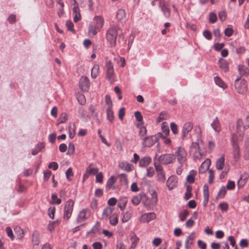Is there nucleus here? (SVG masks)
I'll return each instance as SVG.
<instances>
[{
    "label": "nucleus",
    "mask_w": 249,
    "mask_h": 249,
    "mask_svg": "<svg viewBox=\"0 0 249 249\" xmlns=\"http://www.w3.org/2000/svg\"><path fill=\"white\" fill-rule=\"evenodd\" d=\"M249 128V115L238 119L236 123V134L235 135L236 138L242 140L244 132L246 130Z\"/></svg>",
    "instance_id": "obj_1"
},
{
    "label": "nucleus",
    "mask_w": 249,
    "mask_h": 249,
    "mask_svg": "<svg viewBox=\"0 0 249 249\" xmlns=\"http://www.w3.org/2000/svg\"><path fill=\"white\" fill-rule=\"evenodd\" d=\"M190 153L196 159H200L205 156L206 150L201 141L193 142L190 147Z\"/></svg>",
    "instance_id": "obj_2"
},
{
    "label": "nucleus",
    "mask_w": 249,
    "mask_h": 249,
    "mask_svg": "<svg viewBox=\"0 0 249 249\" xmlns=\"http://www.w3.org/2000/svg\"><path fill=\"white\" fill-rule=\"evenodd\" d=\"M104 23V19L101 16H95L93 18V22L89 24V35L94 36L102 28Z\"/></svg>",
    "instance_id": "obj_3"
},
{
    "label": "nucleus",
    "mask_w": 249,
    "mask_h": 249,
    "mask_svg": "<svg viewBox=\"0 0 249 249\" xmlns=\"http://www.w3.org/2000/svg\"><path fill=\"white\" fill-rule=\"evenodd\" d=\"M118 33L115 27L109 28L106 33V39L110 47H114L116 43Z\"/></svg>",
    "instance_id": "obj_4"
},
{
    "label": "nucleus",
    "mask_w": 249,
    "mask_h": 249,
    "mask_svg": "<svg viewBox=\"0 0 249 249\" xmlns=\"http://www.w3.org/2000/svg\"><path fill=\"white\" fill-rule=\"evenodd\" d=\"M74 201L71 199H68L65 203L64 209L63 218L65 220H68L71 216L73 207Z\"/></svg>",
    "instance_id": "obj_5"
},
{
    "label": "nucleus",
    "mask_w": 249,
    "mask_h": 249,
    "mask_svg": "<svg viewBox=\"0 0 249 249\" xmlns=\"http://www.w3.org/2000/svg\"><path fill=\"white\" fill-rule=\"evenodd\" d=\"M187 152L184 148L182 147H178L175 152V159L176 158L178 162L181 164H183L187 159Z\"/></svg>",
    "instance_id": "obj_6"
},
{
    "label": "nucleus",
    "mask_w": 249,
    "mask_h": 249,
    "mask_svg": "<svg viewBox=\"0 0 249 249\" xmlns=\"http://www.w3.org/2000/svg\"><path fill=\"white\" fill-rule=\"evenodd\" d=\"M234 86L236 90L239 93L243 94L247 90V82L244 79H236L235 81Z\"/></svg>",
    "instance_id": "obj_7"
},
{
    "label": "nucleus",
    "mask_w": 249,
    "mask_h": 249,
    "mask_svg": "<svg viewBox=\"0 0 249 249\" xmlns=\"http://www.w3.org/2000/svg\"><path fill=\"white\" fill-rule=\"evenodd\" d=\"M231 140H232V145L233 147V158L235 161H237L240 157V150L239 148L238 144L236 143V142L238 141H241L238 139V138H236L235 135H231Z\"/></svg>",
    "instance_id": "obj_8"
},
{
    "label": "nucleus",
    "mask_w": 249,
    "mask_h": 249,
    "mask_svg": "<svg viewBox=\"0 0 249 249\" xmlns=\"http://www.w3.org/2000/svg\"><path fill=\"white\" fill-rule=\"evenodd\" d=\"M106 68L107 78L111 82H113L115 79V74L114 73L112 63L110 61L107 62Z\"/></svg>",
    "instance_id": "obj_9"
},
{
    "label": "nucleus",
    "mask_w": 249,
    "mask_h": 249,
    "mask_svg": "<svg viewBox=\"0 0 249 249\" xmlns=\"http://www.w3.org/2000/svg\"><path fill=\"white\" fill-rule=\"evenodd\" d=\"M159 160L162 164H168L175 161V157L174 154H165L159 157Z\"/></svg>",
    "instance_id": "obj_10"
},
{
    "label": "nucleus",
    "mask_w": 249,
    "mask_h": 249,
    "mask_svg": "<svg viewBox=\"0 0 249 249\" xmlns=\"http://www.w3.org/2000/svg\"><path fill=\"white\" fill-rule=\"evenodd\" d=\"M90 215L91 213L89 209H83L80 211L77 218V220L79 223L83 222L89 219Z\"/></svg>",
    "instance_id": "obj_11"
},
{
    "label": "nucleus",
    "mask_w": 249,
    "mask_h": 249,
    "mask_svg": "<svg viewBox=\"0 0 249 249\" xmlns=\"http://www.w3.org/2000/svg\"><path fill=\"white\" fill-rule=\"evenodd\" d=\"M79 87L83 91H87L90 87V83L89 78L87 76L81 77L79 82Z\"/></svg>",
    "instance_id": "obj_12"
},
{
    "label": "nucleus",
    "mask_w": 249,
    "mask_h": 249,
    "mask_svg": "<svg viewBox=\"0 0 249 249\" xmlns=\"http://www.w3.org/2000/svg\"><path fill=\"white\" fill-rule=\"evenodd\" d=\"M159 6L160 7L164 16L166 18H169L171 15V11L169 7L168 2L164 0H161L159 3Z\"/></svg>",
    "instance_id": "obj_13"
},
{
    "label": "nucleus",
    "mask_w": 249,
    "mask_h": 249,
    "mask_svg": "<svg viewBox=\"0 0 249 249\" xmlns=\"http://www.w3.org/2000/svg\"><path fill=\"white\" fill-rule=\"evenodd\" d=\"M155 166L158 180L163 183L165 180V174L163 172L162 167L160 165H157L156 163H155Z\"/></svg>",
    "instance_id": "obj_14"
},
{
    "label": "nucleus",
    "mask_w": 249,
    "mask_h": 249,
    "mask_svg": "<svg viewBox=\"0 0 249 249\" xmlns=\"http://www.w3.org/2000/svg\"><path fill=\"white\" fill-rule=\"evenodd\" d=\"M178 185V178L173 175L171 176L166 181V186L169 190H171Z\"/></svg>",
    "instance_id": "obj_15"
},
{
    "label": "nucleus",
    "mask_w": 249,
    "mask_h": 249,
    "mask_svg": "<svg viewBox=\"0 0 249 249\" xmlns=\"http://www.w3.org/2000/svg\"><path fill=\"white\" fill-rule=\"evenodd\" d=\"M156 218V214L154 213H148L142 214L140 218L141 222L148 223Z\"/></svg>",
    "instance_id": "obj_16"
},
{
    "label": "nucleus",
    "mask_w": 249,
    "mask_h": 249,
    "mask_svg": "<svg viewBox=\"0 0 249 249\" xmlns=\"http://www.w3.org/2000/svg\"><path fill=\"white\" fill-rule=\"evenodd\" d=\"M156 142L157 138L153 136H151L144 138L142 144L144 147H150L153 145Z\"/></svg>",
    "instance_id": "obj_17"
},
{
    "label": "nucleus",
    "mask_w": 249,
    "mask_h": 249,
    "mask_svg": "<svg viewBox=\"0 0 249 249\" xmlns=\"http://www.w3.org/2000/svg\"><path fill=\"white\" fill-rule=\"evenodd\" d=\"M195 233L191 232L190 234L187 237L185 242V249H191L194 244V241L195 239Z\"/></svg>",
    "instance_id": "obj_18"
},
{
    "label": "nucleus",
    "mask_w": 249,
    "mask_h": 249,
    "mask_svg": "<svg viewBox=\"0 0 249 249\" xmlns=\"http://www.w3.org/2000/svg\"><path fill=\"white\" fill-rule=\"evenodd\" d=\"M119 167L123 170L131 172L133 170L134 166L129 162L126 161H122L119 162Z\"/></svg>",
    "instance_id": "obj_19"
},
{
    "label": "nucleus",
    "mask_w": 249,
    "mask_h": 249,
    "mask_svg": "<svg viewBox=\"0 0 249 249\" xmlns=\"http://www.w3.org/2000/svg\"><path fill=\"white\" fill-rule=\"evenodd\" d=\"M211 164V160L209 159H207L200 165L199 169V173L201 174L206 173L209 169Z\"/></svg>",
    "instance_id": "obj_20"
},
{
    "label": "nucleus",
    "mask_w": 249,
    "mask_h": 249,
    "mask_svg": "<svg viewBox=\"0 0 249 249\" xmlns=\"http://www.w3.org/2000/svg\"><path fill=\"white\" fill-rule=\"evenodd\" d=\"M144 198H145V194L141 193L138 195L133 196L131 199V202L134 205L137 206L140 204L141 199Z\"/></svg>",
    "instance_id": "obj_21"
},
{
    "label": "nucleus",
    "mask_w": 249,
    "mask_h": 249,
    "mask_svg": "<svg viewBox=\"0 0 249 249\" xmlns=\"http://www.w3.org/2000/svg\"><path fill=\"white\" fill-rule=\"evenodd\" d=\"M127 203V198L126 197L121 196L119 198L118 206L121 211H123L124 210Z\"/></svg>",
    "instance_id": "obj_22"
},
{
    "label": "nucleus",
    "mask_w": 249,
    "mask_h": 249,
    "mask_svg": "<svg viewBox=\"0 0 249 249\" xmlns=\"http://www.w3.org/2000/svg\"><path fill=\"white\" fill-rule=\"evenodd\" d=\"M151 161V158L148 156H145L140 160L139 166L142 167H145L149 164Z\"/></svg>",
    "instance_id": "obj_23"
},
{
    "label": "nucleus",
    "mask_w": 249,
    "mask_h": 249,
    "mask_svg": "<svg viewBox=\"0 0 249 249\" xmlns=\"http://www.w3.org/2000/svg\"><path fill=\"white\" fill-rule=\"evenodd\" d=\"M72 11L74 15V21L77 22L81 19L80 9L78 7H73Z\"/></svg>",
    "instance_id": "obj_24"
},
{
    "label": "nucleus",
    "mask_w": 249,
    "mask_h": 249,
    "mask_svg": "<svg viewBox=\"0 0 249 249\" xmlns=\"http://www.w3.org/2000/svg\"><path fill=\"white\" fill-rule=\"evenodd\" d=\"M143 123H138L136 124L137 127L139 129V134L141 137H143L146 134V129L143 126Z\"/></svg>",
    "instance_id": "obj_25"
},
{
    "label": "nucleus",
    "mask_w": 249,
    "mask_h": 249,
    "mask_svg": "<svg viewBox=\"0 0 249 249\" xmlns=\"http://www.w3.org/2000/svg\"><path fill=\"white\" fill-rule=\"evenodd\" d=\"M132 212L130 211H127L124 212L122 214V222L123 223H126L132 217Z\"/></svg>",
    "instance_id": "obj_26"
},
{
    "label": "nucleus",
    "mask_w": 249,
    "mask_h": 249,
    "mask_svg": "<svg viewBox=\"0 0 249 249\" xmlns=\"http://www.w3.org/2000/svg\"><path fill=\"white\" fill-rule=\"evenodd\" d=\"M114 209L107 207L104 209L102 213V218L107 219L108 217L112 213Z\"/></svg>",
    "instance_id": "obj_27"
},
{
    "label": "nucleus",
    "mask_w": 249,
    "mask_h": 249,
    "mask_svg": "<svg viewBox=\"0 0 249 249\" xmlns=\"http://www.w3.org/2000/svg\"><path fill=\"white\" fill-rule=\"evenodd\" d=\"M119 214L117 213H113L109 218V223L112 226H116L118 223Z\"/></svg>",
    "instance_id": "obj_28"
},
{
    "label": "nucleus",
    "mask_w": 249,
    "mask_h": 249,
    "mask_svg": "<svg viewBox=\"0 0 249 249\" xmlns=\"http://www.w3.org/2000/svg\"><path fill=\"white\" fill-rule=\"evenodd\" d=\"M116 180L115 178L112 176L107 180L106 184V189L108 191L111 188H114V184H115Z\"/></svg>",
    "instance_id": "obj_29"
},
{
    "label": "nucleus",
    "mask_w": 249,
    "mask_h": 249,
    "mask_svg": "<svg viewBox=\"0 0 249 249\" xmlns=\"http://www.w3.org/2000/svg\"><path fill=\"white\" fill-rule=\"evenodd\" d=\"M225 159L224 156L218 159L216 162V168L217 170H222L224 166Z\"/></svg>",
    "instance_id": "obj_30"
},
{
    "label": "nucleus",
    "mask_w": 249,
    "mask_h": 249,
    "mask_svg": "<svg viewBox=\"0 0 249 249\" xmlns=\"http://www.w3.org/2000/svg\"><path fill=\"white\" fill-rule=\"evenodd\" d=\"M204 201L207 204L209 201V187L207 185H204L203 187Z\"/></svg>",
    "instance_id": "obj_31"
},
{
    "label": "nucleus",
    "mask_w": 249,
    "mask_h": 249,
    "mask_svg": "<svg viewBox=\"0 0 249 249\" xmlns=\"http://www.w3.org/2000/svg\"><path fill=\"white\" fill-rule=\"evenodd\" d=\"M214 82L215 84L219 87L222 88L223 89H225L227 88L226 84L224 81L218 76H215L214 78Z\"/></svg>",
    "instance_id": "obj_32"
},
{
    "label": "nucleus",
    "mask_w": 249,
    "mask_h": 249,
    "mask_svg": "<svg viewBox=\"0 0 249 249\" xmlns=\"http://www.w3.org/2000/svg\"><path fill=\"white\" fill-rule=\"evenodd\" d=\"M131 244L129 249H135L137 246L139 239L135 235H134L131 237Z\"/></svg>",
    "instance_id": "obj_33"
},
{
    "label": "nucleus",
    "mask_w": 249,
    "mask_h": 249,
    "mask_svg": "<svg viewBox=\"0 0 249 249\" xmlns=\"http://www.w3.org/2000/svg\"><path fill=\"white\" fill-rule=\"evenodd\" d=\"M219 65L220 68L224 71H227L228 70V64L225 60L220 59L219 61Z\"/></svg>",
    "instance_id": "obj_34"
},
{
    "label": "nucleus",
    "mask_w": 249,
    "mask_h": 249,
    "mask_svg": "<svg viewBox=\"0 0 249 249\" xmlns=\"http://www.w3.org/2000/svg\"><path fill=\"white\" fill-rule=\"evenodd\" d=\"M193 128L192 124L190 122L186 123L183 127V133L184 135L187 134L189 132H190Z\"/></svg>",
    "instance_id": "obj_35"
},
{
    "label": "nucleus",
    "mask_w": 249,
    "mask_h": 249,
    "mask_svg": "<svg viewBox=\"0 0 249 249\" xmlns=\"http://www.w3.org/2000/svg\"><path fill=\"white\" fill-rule=\"evenodd\" d=\"M99 66L98 64H95L91 71L92 78H95L99 74Z\"/></svg>",
    "instance_id": "obj_36"
},
{
    "label": "nucleus",
    "mask_w": 249,
    "mask_h": 249,
    "mask_svg": "<svg viewBox=\"0 0 249 249\" xmlns=\"http://www.w3.org/2000/svg\"><path fill=\"white\" fill-rule=\"evenodd\" d=\"M116 18L119 21L123 20L125 18V12L123 9H119L116 13Z\"/></svg>",
    "instance_id": "obj_37"
},
{
    "label": "nucleus",
    "mask_w": 249,
    "mask_h": 249,
    "mask_svg": "<svg viewBox=\"0 0 249 249\" xmlns=\"http://www.w3.org/2000/svg\"><path fill=\"white\" fill-rule=\"evenodd\" d=\"M59 223L60 222L59 220L49 222L47 226L48 230L51 232H53L54 230L55 226L56 225H58Z\"/></svg>",
    "instance_id": "obj_38"
},
{
    "label": "nucleus",
    "mask_w": 249,
    "mask_h": 249,
    "mask_svg": "<svg viewBox=\"0 0 249 249\" xmlns=\"http://www.w3.org/2000/svg\"><path fill=\"white\" fill-rule=\"evenodd\" d=\"M69 137L71 139L74 138L75 134V126L74 124H71L69 127Z\"/></svg>",
    "instance_id": "obj_39"
},
{
    "label": "nucleus",
    "mask_w": 249,
    "mask_h": 249,
    "mask_svg": "<svg viewBox=\"0 0 249 249\" xmlns=\"http://www.w3.org/2000/svg\"><path fill=\"white\" fill-rule=\"evenodd\" d=\"M196 175V172L194 170H192L190 174L187 177V180L188 182L192 183L195 181V177Z\"/></svg>",
    "instance_id": "obj_40"
},
{
    "label": "nucleus",
    "mask_w": 249,
    "mask_h": 249,
    "mask_svg": "<svg viewBox=\"0 0 249 249\" xmlns=\"http://www.w3.org/2000/svg\"><path fill=\"white\" fill-rule=\"evenodd\" d=\"M189 214V212L186 210H184L181 211V212H180L178 214V216L180 219V220L181 221H184L186 219V218H187V217L188 216Z\"/></svg>",
    "instance_id": "obj_41"
},
{
    "label": "nucleus",
    "mask_w": 249,
    "mask_h": 249,
    "mask_svg": "<svg viewBox=\"0 0 249 249\" xmlns=\"http://www.w3.org/2000/svg\"><path fill=\"white\" fill-rule=\"evenodd\" d=\"M107 120L112 123L114 119L113 112L112 110V108H107Z\"/></svg>",
    "instance_id": "obj_42"
},
{
    "label": "nucleus",
    "mask_w": 249,
    "mask_h": 249,
    "mask_svg": "<svg viewBox=\"0 0 249 249\" xmlns=\"http://www.w3.org/2000/svg\"><path fill=\"white\" fill-rule=\"evenodd\" d=\"M52 203L59 205L61 203L60 198H58L56 194H53L52 195Z\"/></svg>",
    "instance_id": "obj_43"
},
{
    "label": "nucleus",
    "mask_w": 249,
    "mask_h": 249,
    "mask_svg": "<svg viewBox=\"0 0 249 249\" xmlns=\"http://www.w3.org/2000/svg\"><path fill=\"white\" fill-rule=\"evenodd\" d=\"M214 130L216 132H219L220 130V124L218 121L215 119L213 121V123L211 124Z\"/></svg>",
    "instance_id": "obj_44"
},
{
    "label": "nucleus",
    "mask_w": 249,
    "mask_h": 249,
    "mask_svg": "<svg viewBox=\"0 0 249 249\" xmlns=\"http://www.w3.org/2000/svg\"><path fill=\"white\" fill-rule=\"evenodd\" d=\"M158 201L157 194L155 191H153L151 193V200L150 201L151 205L156 204Z\"/></svg>",
    "instance_id": "obj_45"
},
{
    "label": "nucleus",
    "mask_w": 249,
    "mask_h": 249,
    "mask_svg": "<svg viewBox=\"0 0 249 249\" xmlns=\"http://www.w3.org/2000/svg\"><path fill=\"white\" fill-rule=\"evenodd\" d=\"M161 129L162 132L166 135H168L169 134L170 130L169 129V127L167 125V123L166 122H163L161 124Z\"/></svg>",
    "instance_id": "obj_46"
},
{
    "label": "nucleus",
    "mask_w": 249,
    "mask_h": 249,
    "mask_svg": "<svg viewBox=\"0 0 249 249\" xmlns=\"http://www.w3.org/2000/svg\"><path fill=\"white\" fill-rule=\"evenodd\" d=\"M86 172L89 174H92L93 175H96L97 174L99 173L98 169L97 168H91L90 167H89L86 170Z\"/></svg>",
    "instance_id": "obj_47"
},
{
    "label": "nucleus",
    "mask_w": 249,
    "mask_h": 249,
    "mask_svg": "<svg viewBox=\"0 0 249 249\" xmlns=\"http://www.w3.org/2000/svg\"><path fill=\"white\" fill-rule=\"evenodd\" d=\"M192 190V188L191 186H189V185L187 186L185 196H184V197L186 199H189V198H191V197L192 196V193H191Z\"/></svg>",
    "instance_id": "obj_48"
},
{
    "label": "nucleus",
    "mask_w": 249,
    "mask_h": 249,
    "mask_svg": "<svg viewBox=\"0 0 249 249\" xmlns=\"http://www.w3.org/2000/svg\"><path fill=\"white\" fill-rule=\"evenodd\" d=\"M15 231L19 239H21L23 237L24 233L23 230L19 227H16L15 229Z\"/></svg>",
    "instance_id": "obj_49"
},
{
    "label": "nucleus",
    "mask_w": 249,
    "mask_h": 249,
    "mask_svg": "<svg viewBox=\"0 0 249 249\" xmlns=\"http://www.w3.org/2000/svg\"><path fill=\"white\" fill-rule=\"evenodd\" d=\"M75 146L73 143H70L69 144L68 150L67 152L68 155H72L74 153Z\"/></svg>",
    "instance_id": "obj_50"
},
{
    "label": "nucleus",
    "mask_w": 249,
    "mask_h": 249,
    "mask_svg": "<svg viewBox=\"0 0 249 249\" xmlns=\"http://www.w3.org/2000/svg\"><path fill=\"white\" fill-rule=\"evenodd\" d=\"M66 178L69 181L71 180V178L73 176V173L71 168H69L66 172Z\"/></svg>",
    "instance_id": "obj_51"
},
{
    "label": "nucleus",
    "mask_w": 249,
    "mask_h": 249,
    "mask_svg": "<svg viewBox=\"0 0 249 249\" xmlns=\"http://www.w3.org/2000/svg\"><path fill=\"white\" fill-rule=\"evenodd\" d=\"M120 181L124 185H127L128 183V179L127 175L125 174H121L120 175Z\"/></svg>",
    "instance_id": "obj_52"
},
{
    "label": "nucleus",
    "mask_w": 249,
    "mask_h": 249,
    "mask_svg": "<svg viewBox=\"0 0 249 249\" xmlns=\"http://www.w3.org/2000/svg\"><path fill=\"white\" fill-rule=\"evenodd\" d=\"M55 213V208L54 207H50L48 210V214L49 217L53 219L54 217V214Z\"/></svg>",
    "instance_id": "obj_53"
},
{
    "label": "nucleus",
    "mask_w": 249,
    "mask_h": 249,
    "mask_svg": "<svg viewBox=\"0 0 249 249\" xmlns=\"http://www.w3.org/2000/svg\"><path fill=\"white\" fill-rule=\"evenodd\" d=\"M219 207L222 211H227L229 208V205L227 202H222L219 204Z\"/></svg>",
    "instance_id": "obj_54"
},
{
    "label": "nucleus",
    "mask_w": 249,
    "mask_h": 249,
    "mask_svg": "<svg viewBox=\"0 0 249 249\" xmlns=\"http://www.w3.org/2000/svg\"><path fill=\"white\" fill-rule=\"evenodd\" d=\"M226 193V188L225 187H222L220 189L217 197L218 198H222L224 196Z\"/></svg>",
    "instance_id": "obj_55"
},
{
    "label": "nucleus",
    "mask_w": 249,
    "mask_h": 249,
    "mask_svg": "<svg viewBox=\"0 0 249 249\" xmlns=\"http://www.w3.org/2000/svg\"><path fill=\"white\" fill-rule=\"evenodd\" d=\"M170 127L172 132L174 134H177L178 133V126L175 123H171L170 124Z\"/></svg>",
    "instance_id": "obj_56"
},
{
    "label": "nucleus",
    "mask_w": 249,
    "mask_h": 249,
    "mask_svg": "<svg viewBox=\"0 0 249 249\" xmlns=\"http://www.w3.org/2000/svg\"><path fill=\"white\" fill-rule=\"evenodd\" d=\"M66 27H67V29L71 31V32H74V29H73V24L71 20H67L66 23Z\"/></svg>",
    "instance_id": "obj_57"
},
{
    "label": "nucleus",
    "mask_w": 249,
    "mask_h": 249,
    "mask_svg": "<svg viewBox=\"0 0 249 249\" xmlns=\"http://www.w3.org/2000/svg\"><path fill=\"white\" fill-rule=\"evenodd\" d=\"M210 21L212 23H215L217 20V16L214 13H211L209 16Z\"/></svg>",
    "instance_id": "obj_58"
},
{
    "label": "nucleus",
    "mask_w": 249,
    "mask_h": 249,
    "mask_svg": "<svg viewBox=\"0 0 249 249\" xmlns=\"http://www.w3.org/2000/svg\"><path fill=\"white\" fill-rule=\"evenodd\" d=\"M78 102L82 105H84L86 103V99L84 95L80 94L77 97Z\"/></svg>",
    "instance_id": "obj_59"
},
{
    "label": "nucleus",
    "mask_w": 249,
    "mask_h": 249,
    "mask_svg": "<svg viewBox=\"0 0 249 249\" xmlns=\"http://www.w3.org/2000/svg\"><path fill=\"white\" fill-rule=\"evenodd\" d=\"M105 102H106V104L108 106V107L112 108V101L111 100V98L109 95H107L106 96Z\"/></svg>",
    "instance_id": "obj_60"
},
{
    "label": "nucleus",
    "mask_w": 249,
    "mask_h": 249,
    "mask_svg": "<svg viewBox=\"0 0 249 249\" xmlns=\"http://www.w3.org/2000/svg\"><path fill=\"white\" fill-rule=\"evenodd\" d=\"M233 33V30L231 28H227L224 31L226 36L230 37L232 36Z\"/></svg>",
    "instance_id": "obj_61"
},
{
    "label": "nucleus",
    "mask_w": 249,
    "mask_h": 249,
    "mask_svg": "<svg viewBox=\"0 0 249 249\" xmlns=\"http://www.w3.org/2000/svg\"><path fill=\"white\" fill-rule=\"evenodd\" d=\"M124 115H125V109L124 107H122L119 110V114H118V117L120 120H123Z\"/></svg>",
    "instance_id": "obj_62"
},
{
    "label": "nucleus",
    "mask_w": 249,
    "mask_h": 249,
    "mask_svg": "<svg viewBox=\"0 0 249 249\" xmlns=\"http://www.w3.org/2000/svg\"><path fill=\"white\" fill-rule=\"evenodd\" d=\"M154 174V170L153 167H149L147 169L146 176L148 177H152Z\"/></svg>",
    "instance_id": "obj_63"
},
{
    "label": "nucleus",
    "mask_w": 249,
    "mask_h": 249,
    "mask_svg": "<svg viewBox=\"0 0 249 249\" xmlns=\"http://www.w3.org/2000/svg\"><path fill=\"white\" fill-rule=\"evenodd\" d=\"M197 245H198V247L200 249H206L207 245L204 242H203L200 240H199L197 241Z\"/></svg>",
    "instance_id": "obj_64"
}]
</instances>
